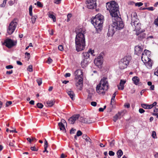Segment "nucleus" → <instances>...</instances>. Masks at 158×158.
<instances>
[{
	"instance_id": "1",
	"label": "nucleus",
	"mask_w": 158,
	"mask_h": 158,
	"mask_svg": "<svg viewBox=\"0 0 158 158\" xmlns=\"http://www.w3.org/2000/svg\"><path fill=\"white\" fill-rule=\"evenodd\" d=\"M85 29L83 28H77L75 31L76 34L75 39L76 49L77 52L82 51L85 49Z\"/></svg>"
},
{
	"instance_id": "2",
	"label": "nucleus",
	"mask_w": 158,
	"mask_h": 158,
	"mask_svg": "<svg viewBox=\"0 0 158 158\" xmlns=\"http://www.w3.org/2000/svg\"><path fill=\"white\" fill-rule=\"evenodd\" d=\"M104 21V16L100 14L97 15L92 19L91 23L94 25L97 31H101L102 28Z\"/></svg>"
},
{
	"instance_id": "3",
	"label": "nucleus",
	"mask_w": 158,
	"mask_h": 158,
	"mask_svg": "<svg viewBox=\"0 0 158 158\" xmlns=\"http://www.w3.org/2000/svg\"><path fill=\"white\" fill-rule=\"evenodd\" d=\"M106 7L109 10L112 17L118 15L119 13V7L118 4L114 1H111L106 3Z\"/></svg>"
},
{
	"instance_id": "4",
	"label": "nucleus",
	"mask_w": 158,
	"mask_h": 158,
	"mask_svg": "<svg viewBox=\"0 0 158 158\" xmlns=\"http://www.w3.org/2000/svg\"><path fill=\"white\" fill-rule=\"evenodd\" d=\"M112 18L113 23L112 25L117 30H120L123 28L124 26V23L122 19L118 15Z\"/></svg>"
},
{
	"instance_id": "5",
	"label": "nucleus",
	"mask_w": 158,
	"mask_h": 158,
	"mask_svg": "<svg viewBox=\"0 0 158 158\" xmlns=\"http://www.w3.org/2000/svg\"><path fill=\"white\" fill-rule=\"evenodd\" d=\"M131 59V56H125L121 59L119 62V67L121 69L126 68Z\"/></svg>"
},
{
	"instance_id": "6",
	"label": "nucleus",
	"mask_w": 158,
	"mask_h": 158,
	"mask_svg": "<svg viewBox=\"0 0 158 158\" xmlns=\"http://www.w3.org/2000/svg\"><path fill=\"white\" fill-rule=\"evenodd\" d=\"M17 23L15 19L10 22L7 29V33L8 35H10L14 32L17 27Z\"/></svg>"
},
{
	"instance_id": "7",
	"label": "nucleus",
	"mask_w": 158,
	"mask_h": 158,
	"mask_svg": "<svg viewBox=\"0 0 158 158\" xmlns=\"http://www.w3.org/2000/svg\"><path fill=\"white\" fill-rule=\"evenodd\" d=\"M141 60L149 68L152 67V62L150 59V57L147 56L144 54L142 55Z\"/></svg>"
},
{
	"instance_id": "8",
	"label": "nucleus",
	"mask_w": 158,
	"mask_h": 158,
	"mask_svg": "<svg viewBox=\"0 0 158 158\" xmlns=\"http://www.w3.org/2000/svg\"><path fill=\"white\" fill-rule=\"evenodd\" d=\"M16 41H13L10 39H6L3 43V44L9 48H11L16 45Z\"/></svg>"
},
{
	"instance_id": "9",
	"label": "nucleus",
	"mask_w": 158,
	"mask_h": 158,
	"mask_svg": "<svg viewBox=\"0 0 158 158\" xmlns=\"http://www.w3.org/2000/svg\"><path fill=\"white\" fill-rule=\"evenodd\" d=\"M101 84V85L104 88L105 90H107L109 89V84L107 80V78L103 77L100 80L99 84Z\"/></svg>"
},
{
	"instance_id": "10",
	"label": "nucleus",
	"mask_w": 158,
	"mask_h": 158,
	"mask_svg": "<svg viewBox=\"0 0 158 158\" xmlns=\"http://www.w3.org/2000/svg\"><path fill=\"white\" fill-rule=\"evenodd\" d=\"M131 15V24L132 26L135 27V25H137V23L138 24V23H140L139 21V19L137 18V15L136 12L133 13Z\"/></svg>"
},
{
	"instance_id": "11",
	"label": "nucleus",
	"mask_w": 158,
	"mask_h": 158,
	"mask_svg": "<svg viewBox=\"0 0 158 158\" xmlns=\"http://www.w3.org/2000/svg\"><path fill=\"white\" fill-rule=\"evenodd\" d=\"M87 7L89 9L95 8L97 6L96 0H87Z\"/></svg>"
},
{
	"instance_id": "12",
	"label": "nucleus",
	"mask_w": 158,
	"mask_h": 158,
	"mask_svg": "<svg viewBox=\"0 0 158 158\" xmlns=\"http://www.w3.org/2000/svg\"><path fill=\"white\" fill-rule=\"evenodd\" d=\"M145 31H140L136 32L135 34L138 36L137 39L138 40L141 41L143 39L146 38L147 36V34L144 32Z\"/></svg>"
},
{
	"instance_id": "13",
	"label": "nucleus",
	"mask_w": 158,
	"mask_h": 158,
	"mask_svg": "<svg viewBox=\"0 0 158 158\" xmlns=\"http://www.w3.org/2000/svg\"><path fill=\"white\" fill-rule=\"evenodd\" d=\"M117 30L116 28H115L112 25L110 26L107 33L108 36H112Z\"/></svg>"
},
{
	"instance_id": "14",
	"label": "nucleus",
	"mask_w": 158,
	"mask_h": 158,
	"mask_svg": "<svg viewBox=\"0 0 158 158\" xmlns=\"http://www.w3.org/2000/svg\"><path fill=\"white\" fill-rule=\"evenodd\" d=\"M101 84H98L96 87V92L99 94H102L104 95L105 94V91L106 90H105L104 88L102 87L101 85Z\"/></svg>"
},
{
	"instance_id": "15",
	"label": "nucleus",
	"mask_w": 158,
	"mask_h": 158,
	"mask_svg": "<svg viewBox=\"0 0 158 158\" xmlns=\"http://www.w3.org/2000/svg\"><path fill=\"white\" fill-rule=\"evenodd\" d=\"M79 114H74L69 118L68 119L69 122V123L73 124L75 123L76 121L79 118Z\"/></svg>"
},
{
	"instance_id": "16",
	"label": "nucleus",
	"mask_w": 158,
	"mask_h": 158,
	"mask_svg": "<svg viewBox=\"0 0 158 158\" xmlns=\"http://www.w3.org/2000/svg\"><path fill=\"white\" fill-rule=\"evenodd\" d=\"M74 75L77 79H79V77H83V72L80 69L76 70L74 73Z\"/></svg>"
},
{
	"instance_id": "17",
	"label": "nucleus",
	"mask_w": 158,
	"mask_h": 158,
	"mask_svg": "<svg viewBox=\"0 0 158 158\" xmlns=\"http://www.w3.org/2000/svg\"><path fill=\"white\" fill-rule=\"evenodd\" d=\"M143 49L140 46L137 45L136 46L135 49V53L137 55H139L142 52Z\"/></svg>"
},
{
	"instance_id": "18",
	"label": "nucleus",
	"mask_w": 158,
	"mask_h": 158,
	"mask_svg": "<svg viewBox=\"0 0 158 158\" xmlns=\"http://www.w3.org/2000/svg\"><path fill=\"white\" fill-rule=\"evenodd\" d=\"M61 122H60L58 123V126L59 127L60 129V130L62 131H63L65 132L66 129L63 123H66V122L63 119L61 120Z\"/></svg>"
},
{
	"instance_id": "19",
	"label": "nucleus",
	"mask_w": 158,
	"mask_h": 158,
	"mask_svg": "<svg viewBox=\"0 0 158 158\" xmlns=\"http://www.w3.org/2000/svg\"><path fill=\"white\" fill-rule=\"evenodd\" d=\"M94 62L96 66H97L99 68H100L102 64V60L95 59Z\"/></svg>"
},
{
	"instance_id": "20",
	"label": "nucleus",
	"mask_w": 158,
	"mask_h": 158,
	"mask_svg": "<svg viewBox=\"0 0 158 158\" xmlns=\"http://www.w3.org/2000/svg\"><path fill=\"white\" fill-rule=\"evenodd\" d=\"M67 93L72 100H74L75 99V94L74 92L71 90V89H69L67 90Z\"/></svg>"
},
{
	"instance_id": "21",
	"label": "nucleus",
	"mask_w": 158,
	"mask_h": 158,
	"mask_svg": "<svg viewBox=\"0 0 158 158\" xmlns=\"http://www.w3.org/2000/svg\"><path fill=\"white\" fill-rule=\"evenodd\" d=\"M126 82V81L121 80L119 85H117L118 89L121 90H123L124 87V85Z\"/></svg>"
},
{
	"instance_id": "22",
	"label": "nucleus",
	"mask_w": 158,
	"mask_h": 158,
	"mask_svg": "<svg viewBox=\"0 0 158 158\" xmlns=\"http://www.w3.org/2000/svg\"><path fill=\"white\" fill-rule=\"evenodd\" d=\"M89 59L83 58V60L81 61V67L84 68L86 67L88 65L89 63Z\"/></svg>"
},
{
	"instance_id": "23",
	"label": "nucleus",
	"mask_w": 158,
	"mask_h": 158,
	"mask_svg": "<svg viewBox=\"0 0 158 158\" xmlns=\"http://www.w3.org/2000/svg\"><path fill=\"white\" fill-rule=\"evenodd\" d=\"M132 80L135 85H138L139 84V79L138 77H134L132 78Z\"/></svg>"
},
{
	"instance_id": "24",
	"label": "nucleus",
	"mask_w": 158,
	"mask_h": 158,
	"mask_svg": "<svg viewBox=\"0 0 158 158\" xmlns=\"http://www.w3.org/2000/svg\"><path fill=\"white\" fill-rule=\"evenodd\" d=\"M79 78L78 82L76 84V85L81 88L83 86V79L82 77H79Z\"/></svg>"
},
{
	"instance_id": "25",
	"label": "nucleus",
	"mask_w": 158,
	"mask_h": 158,
	"mask_svg": "<svg viewBox=\"0 0 158 158\" xmlns=\"http://www.w3.org/2000/svg\"><path fill=\"white\" fill-rule=\"evenodd\" d=\"M122 113L118 112L117 114L115 115L113 117V120L114 122H116L119 117L121 116Z\"/></svg>"
},
{
	"instance_id": "26",
	"label": "nucleus",
	"mask_w": 158,
	"mask_h": 158,
	"mask_svg": "<svg viewBox=\"0 0 158 158\" xmlns=\"http://www.w3.org/2000/svg\"><path fill=\"white\" fill-rule=\"evenodd\" d=\"M89 53L88 51L87 52H84L82 53L83 58L84 59L89 60V56H90Z\"/></svg>"
},
{
	"instance_id": "27",
	"label": "nucleus",
	"mask_w": 158,
	"mask_h": 158,
	"mask_svg": "<svg viewBox=\"0 0 158 158\" xmlns=\"http://www.w3.org/2000/svg\"><path fill=\"white\" fill-rule=\"evenodd\" d=\"M136 24L137 25H135V26L134 27L135 28V31L136 32H138V31H141V30H140L141 23H138V24L137 23Z\"/></svg>"
},
{
	"instance_id": "28",
	"label": "nucleus",
	"mask_w": 158,
	"mask_h": 158,
	"mask_svg": "<svg viewBox=\"0 0 158 158\" xmlns=\"http://www.w3.org/2000/svg\"><path fill=\"white\" fill-rule=\"evenodd\" d=\"M55 101L53 100H51L50 101H47L46 102V106H52L54 104Z\"/></svg>"
},
{
	"instance_id": "29",
	"label": "nucleus",
	"mask_w": 158,
	"mask_h": 158,
	"mask_svg": "<svg viewBox=\"0 0 158 158\" xmlns=\"http://www.w3.org/2000/svg\"><path fill=\"white\" fill-rule=\"evenodd\" d=\"M82 137L85 139L86 142H89L91 143V140L90 139L89 137L86 134H84L83 135Z\"/></svg>"
},
{
	"instance_id": "30",
	"label": "nucleus",
	"mask_w": 158,
	"mask_h": 158,
	"mask_svg": "<svg viewBox=\"0 0 158 158\" xmlns=\"http://www.w3.org/2000/svg\"><path fill=\"white\" fill-rule=\"evenodd\" d=\"M84 123L90 124L93 123L94 121H92L90 118H85Z\"/></svg>"
},
{
	"instance_id": "31",
	"label": "nucleus",
	"mask_w": 158,
	"mask_h": 158,
	"mask_svg": "<svg viewBox=\"0 0 158 158\" xmlns=\"http://www.w3.org/2000/svg\"><path fill=\"white\" fill-rule=\"evenodd\" d=\"M143 54L147 56L150 57L151 56V52L149 50H145L142 54V55Z\"/></svg>"
},
{
	"instance_id": "32",
	"label": "nucleus",
	"mask_w": 158,
	"mask_h": 158,
	"mask_svg": "<svg viewBox=\"0 0 158 158\" xmlns=\"http://www.w3.org/2000/svg\"><path fill=\"white\" fill-rule=\"evenodd\" d=\"M37 17V16L36 15H35L34 16H33L32 15V16H31V22L33 24H34L35 23Z\"/></svg>"
},
{
	"instance_id": "33",
	"label": "nucleus",
	"mask_w": 158,
	"mask_h": 158,
	"mask_svg": "<svg viewBox=\"0 0 158 158\" xmlns=\"http://www.w3.org/2000/svg\"><path fill=\"white\" fill-rule=\"evenodd\" d=\"M118 158H120L123 154V152L121 149L119 150L117 152Z\"/></svg>"
},
{
	"instance_id": "34",
	"label": "nucleus",
	"mask_w": 158,
	"mask_h": 158,
	"mask_svg": "<svg viewBox=\"0 0 158 158\" xmlns=\"http://www.w3.org/2000/svg\"><path fill=\"white\" fill-rule=\"evenodd\" d=\"M115 144V140L114 139H113L111 141L109 142L110 146L111 147H114Z\"/></svg>"
},
{
	"instance_id": "35",
	"label": "nucleus",
	"mask_w": 158,
	"mask_h": 158,
	"mask_svg": "<svg viewBox=\"0 0 158 158\" xmlns=\"http://www.w3.org/2000/svg\"><path fill=\"white\" fill-rule=\"evenodd\" d=\"M32 6L31 5H30L29 7V15L31 16H32Z\"/></svg>"
},
{
	"instance_id": "36",
	"label": "nucleus",
	"mask_w": 158,
	"mask_h": 158,
	"mask_svg": "<svg viewBox=\"0 0 158 158\" xmlns=\"http://www.w3.org/2000/svg\"><path fill=\"white\" fill-rule=\"evenodd\" d=\"M31 150L32 151H37L38 150V148L35 147V146L33 147H32L30 148Z\"/></svg>"
},
{
	"instance_id": "37",
	"label": "nucleus",
	"mask_w": 158,
	"mask_h": 158,
	"mask_svg": "<svg viewBox=\"0 0 158 158\" xmlns=\"http://www.w3.org/2000/svg\"><path fill=\"white\" fill-rule=\"evenodd\" d=\"M49 17V18L53 19V21L55 22L56 21V18L55 16L52 14H50Z\"/></svg>"
},
{
	"instance_id": "38",
	"label": "nucleus",
	"mask_w": 158,
	"mask_h": 158,
	"mask_svg": "<svg viewBox=\"0 0 158 158\" xmlns=\"http://www.w3.org/2000/svg\"><path fill=\"white\" fill-rule=\"evenodd\" d=\"M37 106L38 108L41 109L44 106L43 104L41 103H38L36 105Z\"/></svg>"
},
{
	"instance_id": "39",
	"label": "nucleus",
	"mask_w": 158,
	"mask_h": 158,
	"mask_svg": "<svg viewBox=\"0 0 158 158\" xmlns=\"http://www.w3.org/2000/svg\"><path fill=\"white\" fill-rule=\"evenodd\" d=\"M36 81L39 86L40 85L42 84V80L40 78L37 79Z\"/></svg>"
},
{
	"instance_id": "40",
	"label": "nucleus",
	"mask_w": 158,
	"mask_h": 158,
	"mask_svg": "<svg viewBox=\"0 0 158 158\" xmlns=\"http://www.w3.org/2000/svg\"><path fill=\"white\" fill-rule=\"evenodd\" d=\"M12 104V102L11 101H8L6 102V107H7Z\"/></svg>"
},
{
	"instance_id": "41",
	"label": "nucleus",
	"mask_w": 158,
	"mask_h": 158,
	"mask_svg": "<svg viewBox=\"0 0 158 158\" xmlns=\"http://www.w3.org/2000/svg\"><path fill=\"white\" fill-rule=\"evenodd\" d=\"M27 70L28 71H29L30 72H31L32 71V65H29L27 69Z\"/></svg>"
},
{
	"instance_id": "42",
	"label": "nucleus",
	"mask_w": 158,
	"mask_h": 158,
	"mask_svg": "<svg viewBox=\"0 0 158 158\" xmlns=\"http://www.w3.org/2000/svg\"><path fill=\"white\" fill-rule=\"evenodd\" d=\"M37 5L39 7H43V5L42 4V3L39 1L37 2Z\"/></svg>"
},
{
	"instance_id": "43",
	"label": "nucleus",
	"mask_w": 158,
	"mask_h": 158,
	"mask_svg": "<svg viewBox=\"0 0 158 158\" xmlns=\"http://www.w3.org/2000/svg\"><path fill=\"white\" fill-rule=\"evenodd\" d=\"M15 141L14 140H13L12 142H10L9 143V145L11 147H15L14 143Z\"/></svg>"
},
{
	"instance_id": "44",
	"label": "nucleus",
	"mask_w": 158,
	"mask_h": 158,
	"mask_svg": "<svg viewBox=\"0 0 158 158\" xmlns=\"http://www.w3.org/2000/svg\"><path fill=\"white\" fill-rule=\"evenodd\" d=\"M154 23L157 26H158V16L157 18L155 20Z\"/></svg>"
},
{
	"instance_id": "45",
	"label": "nucleus",
	"mask_w": 158,
	"mask_h": 158,
	"mask_svg": "<svg viewBox=\"0 0 158 158\" xmlns=\"http://www.w3.org/2000/svg\"><path fill=\"white\" fill-rule=\"evenodd\" d=\"M82 132L81 131L79 130L77 131L76 134V135L77 136H79L81 135H82Z\"/></svg>"
},
{
	"instance_id": "46",
	"label": "nucleus",
	"mask_w": 158,
	"mask_h": 158,
	"mask_svg": "<svg viewBox=\"0 0 158 158\" xmlns=\"http://www.w3.org/2000/svg\"><path fill=\"white\" fill-rule=\"evenodd\" d=\"M141 106L144 108V109H147V107L148 106V105L145 104H141Z\"/></svg>"
},
{
	"instance_id": "47",
	"label": "nucleus",
	"mask_w": 158,
	"mask_h": 158,
	"mask_svg": "<svg viewBox=\"0 0 158 158\" xmlns=\"http://www.w3.org/2000/svg\"><path fill=\"white\" fill-rule=\"evenodd\" d=\"M58 49L60 51H63L64 50V48L62 45H59L58 47Z\"/></svg>"
},
{
	"instance_id": "48",
	"label": "nucleus",
	"mask_w": 158,
	"mask_h": 158,
	"mask_svg": "<svg viewBox=\"0 0 158 158\" xmlns=\"http://www.w3.org/2000/svg\"><path fill=\"white\" fill-rule=\"evenodd\" d=\"M52 61H53L52 60V59H51L50 57H49L48 58V60L47 61V62L48 64H50L52 63Z\"/></svg>"
},
{
	"instance_id": "49",
	"label": "nucleus",
	"mask_w": 158,
	"mask_h": 158,
	"mask_svg": "<svg viewBox=\"0 0 158 158\" xmlns=\"http://www.w3.org/2000/svg\"><path fill=\"white\" fill-rule=\"evenodd\" d=\"M143 5V3L141 2H137L135 3V6H137L138 7L140 6Z\"/></svg>"
},
{
	"instance_id": "50",
	"label": "nucleus",
	"mask_w": 158,
	"mask_h": 158,
	"mask_svg": "<svg viewBox=\"0 0 158 158\" xmlns=\"http://www.w3.org/2000/svg\"><path fill=\"white\" fill-rule=\"evenodd\" d=\"M72 14H69L67 15V22H69L70 19V18L72 17Z\"/></svg>"
},
{
	"instance_id": "51",
	"label": "nucleus",
	"mask_w": 158,
	"mask_h": 158,
	"mask_svg": "<svg viewBox=\"0 0 158 158\" xmlns=\"http://www.w3.org/2000/svg\"><path fill=\"white\" fill-rule=\"evenodd\" d=\"M109 155L110 156H114V152L112 151H110L109 152Z\"/></svg>"
},
{
	"instance_id": "52",
	"label": "nucleus",
	"mask_w": 158,
	"mask_h": 158,
	"mask_svg": "<svg viewBox=\"0 0 158 158\" xmlns=\"http://www.w3.org/2000/svg\"><path fill=\"white\" fill-rule=\"evenodd\" d=\"M124 106L125 107L128 108L130 107V104L128 103H126L124 104Z\"/></svg>"
},
{
	"instance_id": "53",
	"label": "nucleus",
	"mask_w": 158,
	"mask_h": 158,
	"mask_svg": "<svg viewBox=\"0 0 158 158\" xmlns=\"http://www.w3.org/2000/svg\"><path fill=\"white\" fill-rule=\"evenodd\" d=\"M155 75L158 77V68H157L154 72Z\"/></svg>"
},
{
	"instance_id": "54",
	"label": "nucleus",
	"mask_w": 158,
	"mask_h": 158,
	"mask_svg": "<svg viewBox=\"0 0 158 158\" xmlns=\"http://www.w3.org/2000/svg\"><path fill=\"white\" fill-rule=\"evenodd\" d=\"M152 136L153 138H155L156 137V133L155 131H153L152 132Z\"/></svg>"
},
{
	"instance_id": "55",
	"label": "nucleus",
	"mask_w": 158,
	"mask_h": 158,
	"mask_svg": "<svg viewBox=\"0 0 158 158\" xmlns=\"http://www.w3.org/2000/svg\"><path fill=\"white\" fill-rule=\"evenodd\" d=\"M9 4L10 6H12L14 3V1L13 0H10L9 2Z\"/></svg>"
},
{
	"instance_id": "56",
	"label": "nucleus",
	"mask_w": 158,
	"mask_h": 158,
	"mask_svg": "<svg viewBox=\"0 0 158 158\" xmlns=\"http://www.w3.org/2000/svg\"><path fill=\"white\" fill-rule=\"evenodd\" d=\"M97 102H91V105L94 106H95L97 105Z\"/></svg>"
},
{
	"instance_id": "57",
	"label": "nucleus",
	"mask_w": 158,
	"mask_h": 158,
	"mask_svg": "<svg viewBox=\"0 0 158 158\" xmlns=\"http://www.w3.org/2000/svg\"><path fill=\"white\" fill-rule=\"evenodd\" d=\"M13 68V66L12 65H9L8 66H6V68L7 69H11Z\"/></svg>"
},
{
	"instance_id": "58",
	"label": "nucleus",
	"mask_w": 158,
	"mask_h": 158,
	"mask_svg": "<svg viewBox=\"0 0 158 158\" xmlns=\"http://www.w3.org/2000/svg\"><path fill=\"white\" fill-rule=\"evenodd\" d=\"M146 37H147L146 39L147 40H149L150 39H152L154 38L153 36L152 35L148 36H147Z\"/></svg>"
},
{
	"instance_id": "59",
	"label": "nucleus",
	"mask_w": 158,
	"mask_h": 158,
	"mask_svg": "<svg viewBox=\"0 0 158 158\" xmlns=\"http://www.w3.org/2000/svg\"><path fill=\"white\" fill-rule=\"evenodd\" d=\"M13 73V71L12 70H11L10 71H7L6 72V74L7 75H10L12 73Z\"/></svg>"
},
{
	"instance_id": "60",
	"label": "nucleus",
	"mask_w": 158,
	"mask_h": 158,
	"mask_svg": "<svg viewBox=\"0 0 158 158\" xmlns=\"http://www.w3.org/2000/svg\"><path fill=\"white\" fill-rule=\"evenodd\" d=\"M61 0H55L54 1V2L55 3L59 4L60 3V1Z\"/></svg>"
},
{
	"instance_id": "61",
	"label": "nucleus",
	"mask_w": 158,
	"mask_h": 158,
	"mask_svg": "<svg viewBox=\"0 0 158 158\" xmlns=\"http://www.w3.org/2000/svg\"><path fill=\"white\" fill-rule=\"evenodd\" d=\"M76 131V130L75 129H74L73 128H72L70 131V134H73L74 133L75 131Z\"/></svg>"
},
{
	"instance_id": "62",
	"label": "nucleus",
	"mask_w": 158,
	"mask_h": 158,
	"mask_svg": "<svg viewBox=\"0 0 158 158\" xmlns=\"http://www.w3.org/2000/svg\"><path fill=\"white\" fill-rule=\"evenodd\" d=\"M139 112L140 113L142 114L145 112V110L142 108H140L139 109Z\"/></svg>"
},
{
	"instance_id": "63",
	"label": "nucleus",
	"mask_w": 158,
	"mask_h": 158,
	"mask_svg": "<svg viewBox=\"0 0 158 158\" xmlns=\"http://www.w3.org/2000/svg\"><path fill=\"white\" fill-rule=\"evenodd\" d=\"M84 120H85V118H83L82 117H81L79 118V121L82 123H84L83 122L85 121Z\"/></svg>"
},
{
	"instance_id": "64",
	"label": "nucleus",
	"mask_w": 158,
	"mask_h": 158,
	"mask_svg": "<svg viewBox=\"0 0 158 158\" xmlns=\"http://www.w3.org/2000/svg\"><path fill=\"white\" fill-rule=\"evenodd\" d=\"M154 110V112H157L158 110V106H156Z\"/></svg>"
}]
</instances>
